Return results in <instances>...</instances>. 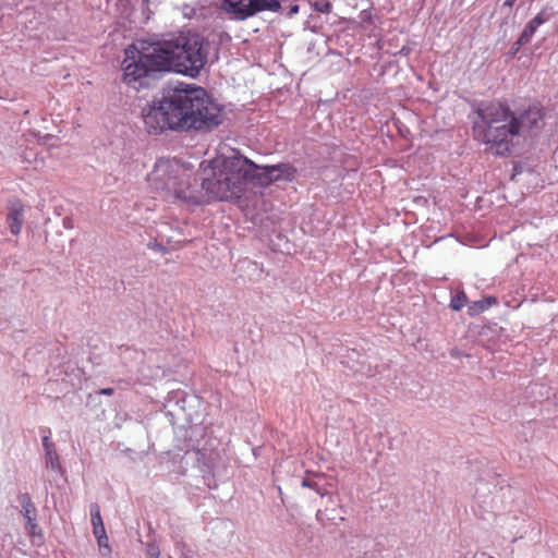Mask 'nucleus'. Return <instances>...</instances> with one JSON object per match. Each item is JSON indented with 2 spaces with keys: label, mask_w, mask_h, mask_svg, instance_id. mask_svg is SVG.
<instances>
[{
  "label": "nucleus",
  "mask_w": 558,
  "mask_h": 558,
  "mask_svg": "<svg viewBox=\"0 0 558 558\" xmlns=\"http://www.w3.org/2000/svg\"><path fill=\"white\" fill-rule=\"evenodd\" d=\"M324 498H327V504L328 505H336L337 504V501L335 499V496L331 495L329 492H328V495L325 496Z\"/></svg>",
  "instance_id": "obj_28"
},
{
  "label": "nucleus",
  "mask_w": 558,
  "mask_h": 558,
  "mask_svg": "<svg viewBox=\"0 0 558 558\" xmlns=\"http://www.w3.org/2000/svg\"><path fill=\"white\" fill-rule=\"evenodd\" d=\"M43 447H44L45 453L48 451L56 450L54 444L50 440L49 436L43 437Z\"/></svg>",
  "instance_id": "obj_23"
},
{
  "label": "nucleus",
  "mask_w": 558,
  "mask_h": 558,
  "mask_svg": "<svg viewBox=\"0 0 558 558\" xmlns=\"http://www.w3.org/2000/svg\"><path fill=\"white\" fill-rule=\"evenodd\" d=\"M146 556L148 558H160V548L155 542L147 543Z\"/></svg>",
  "instance_id": "obj_19"
},
{
  "label": "nucleus",
  "mask_w": 558,
  "mask_h": 558,
  "mask_svg": "<svg viewBox=\"0 0 558 558\" xmlns=\"http://www.w3.org/2000/svg\"><path fill=\"white\" fill-rule=\"evenodd\" d=\"M536 31H537V27H535L533 24H531L529 22L526 24V26L524 27L523 32L521 33L520 37L518 38V40L514 43V45L518 48H520L521 46L527 45L531 41L534 34L536 33Z\"/></svg>",
  "instance_id": "obj_14"
},
{
  "label": "nucleus",
  "mask_w": 558,
  "mask_h": 558,
  "mask_svg": "<svg viewBox=\"0 0 558 558\" xmlns=\"http://www.w3.org/2000/svg\"><path fill=\"white\" fill-rule=\"evenodd\" d=\"M63 223H64L65 227H70V222H68L66 219L63 220Z\"/></svg>",
  "instance_id": "obj_31"
},
{
  "label": "nucleus",
  "mask_w": 558,
  "mask_h": 558,
  "mask_svg": "<svg viewBox=\"0 0 558 558\" xmlns=\"http://www.w3.org/2000/svg\"><path fill=\"white\" fill-rule=\"evenodd\" d=\"M466 302V295L464 292L457 293L450 301V308L452 311H461Z\"/></svg>",
  "instance_id": "obj_16"
},
{
  "label": "nucleus",
  "mask_w": 558,
  "mask_h": 558,
  "mask_svg": "<svg viewBox=\"0 0 558 558\" xmlns=\"http://www.w3.org/2000/svg\"><path fill=\"white\" fill-rule=\"evenodd\" d=\"M149 236L150 240L147 242V247L162 254L169 253V248L166 244L181 243L185 241L181 228L177 227L173 229L168 222L159 223L156 234L150 233Z\"/></svg>",
  "instance_id": "obj_7"
},
{
  "label": "nucleus",
  "mask_w": 558,
  "mask_h": 558,
  "mask_svg": "<svg viewBox=\"0 0 558 558\" xmlns=\"http://www.w3.org/2000/svg\"><path fill=\"white\" fill-rule=\"evenodd\" d=\"M300 11L299 4H292L289 7V10L287 11L286 15L288 17H292L293 15L298 14Z\"/></svg>",
  "instance_id": "obj_25"
},
{
  "label": "nucleus",
  "mask_w": 558,
  "mask_h": 558,
  "mask_svg": "<svg viewBox=\"0 0 558 558\" xmlns=\"http://www.w3.org/2000/svg\"><path fill=\"white\" fill-rule=\"evenodd\" d=\"M316 519L318 521L324 522L325 520H335L336 517L328 513V508L322 510L319 509L316 513Z\"/></svg>",
  "instance_id": "obj_22"
},
{
  "label": "nucleus",
  "mask_w": 558,
  "mask_h": 558,
  "mask_svg": "<svg viewBox=\"0 0 558 558\" xmlns=\"http://www.w3.org/2000/svg\"><path fill=\"white\" fill-rule=\"evenodd\" d=\"M301 485L313 489L322 498L328 495V487L331 486L329 483H326L324 474H315L313 477L306 476L302 480Z\"/></svg>",
  "instance_id": "obj_9"
},
{
  "label": "nucleus",
  "mask_w": 558,
  "mask_h": 558,
  "mask_svg": "<svg viewBox=\"0 0 558 558\" xmlns=\"http://www.w3.org/2000/svg\"><path fill=\"white\" fill-rule=\"evenodd\" d=\"M183 177L185 173L178 165L167 159H159L148 179L156 190L166 191L185 203L198 204L199 196L190 184L184 186Z\"/></svg>",
  "instance_id": "obj_5"
},
{
  "label": "nucleus",
  "mask_w": 558,
  "mask_h": 558,
  "mask_svg": "<svg viewBox=\"0 0 558 558\" xmlns=\"http://www.w3.org/2000/svg\"><path fill=\"white\" fill-rule=\"evenodd\" d=\"M125 54L124 82L144 87L148 86V78H157L163 72L198 77L208 63L218 60V48L204 35L187 31L132 45Z\"/></svg>",
  "instance_id": "obj_1"
},
{
  "label": "nucleus",
  "mask_w": 558,
  "mask_h": 558,
  "mask_svg": "<svg viewBox=\"0 0 558 558\" xmlns=\"http://www.w3.org/2000/svg\"><path fill=\"white\" fill-rule=\"evenodd\" d=\"M90 517H92V524L94 526L104 525L102 518L100 515V508L97 504L90 505Z\"/></svg>",
  "instance_id": "obj_18"
},
{
  "label": "nucleus",
  "mask_w": 558,
  "mask_h": 558,
  "mask_svg": "<svg viewBox=\"0 0 558 558\" xmlns=\"http://www.w3.org/2000/svg\"><path fill=\"white\" fill-rule=\"evenodd\" d=\"M223 119V109L203 87L185 83L163 87L148 110L143 111L147 132L156 135L165 130L210 131Z\"/></svg>",
  "instance_id": "obj_2"
},
{
  "label": "nucleus",
  "mask_w": 558,
  "mask_h": 558,
  "mask_svg": "<svg viewBox=\"0 0 558 558\" xmlns=\"http://www.w3.org/2000/svg\"><path fill=\"white\" fill-rule=\"evenodd\" d=\"M63 223H64L65 227H70V222H68L66 219L63 220Z\"/></svg>",
  "instance_id": "obj_32"
},
{
  "label": "nucleus",
  "mask_w": 558,
  "mask_h": 558,
  "mask_svg": "<svg viewBox=\"0 0 558 558\" xmlns=\"http://www.w3.org/2000/svg\"><path fill=\"white\" fill-rule=\"evenodd\" d=\"M179 10L181 11L183 17L187 20H202L205 19L208 13V9L197 2L194 4L184 3L179 7Z\"/></svg>",
  "instance_id": "obj_11"
},
{
  "label": "nucleus",
  "mask_w": 558,
  "mask_h": 558,
  "mask_svg": "<svg viewBox=\"0 0 558 558\" xmlns=\"http://www.w3.org/2000/svg\"><path fill=\"white\" fill-rule=\"evenodd\" d=\"M556 12L554 10V7L550 4H546L542 8V10L536 14V16L541 17V20L546 23L549 22L554 16Z\"/></svg>",
  "instance_id": "obj_17"
},
{
  "label": "nucleus",
  "mask_w": 558,
  "mask_h": 558,
  "mask_svg": "<svg viewBox=\"0 0 558 558\" xmlns=\"http://www.w3.org/2000/svg\"><path fill=\"white\" fill-rule=\"evenodd\" d=\"M97 543H98V546H99V549L101 551V554L104 556H107L111 553V548L109 547L108 545V537L106 536V539L105 538H97Z\"/></svg>",
  "instance_id": "obj_21"
},
{
  "label": "nucleus",
  "mask_w": 558,
  "mask_h": 558,
  "mask_svg": "<svg viewBox=\"0 0 558 558\" xmlns=\"http://www.w3.org/2000/svg\"><path fill=\"white\" fill-rule=\"evenodd\" d=\"M515 1H517V0H506V1H505V3H504V5H505V7H509V8H511V7L514 4V2H515Z\"/></svg>",
  "instance_id": "obj_29"
},
{
  "label": "nucleus",
  "mask_w": 558,
  "mask_h": 558,
  "mask_svg": "<svg viewBox=\"0 0 558 558\" xmlns=\"http://www.w3.org/2000/svg\"><path fill=\"white\" fill-rule=\"evenodd\" d=\"M497 301L493 296L484 298L482 300L475 301L469 307V312L471 315L480 314L486 310H488L493 304H496Z\"/></svg>",
  "instance_id": "obj_13"
},
{
  "label": "nucleus",
  "mask_w": 558,
  "mask_h": 558,
  "mask_svg": "<svg viewBox=\"0 0 558 558\" xmlns=\"http://www.w3.org/2000/svg\"><path fill=\"white\" fill-rule=\"evenodd\" d=\"M45 463L46 468L51 469L52 471H61L59 456L56 450L45 453Z\"/></svg>",
  "instance_id": "obj_15"
},
{
  "label": "nucleus",
  "mask_w": 558,
  "mask_h": 558,
  "mask_svg": "<svg viewBox=\"0 0 558 558\" xmlns=\"http://www.w3.org/2000/svg\"><path fill=\"white\" fill-rule=\"evenodd\" d=\"M24 221V205L17 199L13 198L9 201L7 222L10 228V232L17 235L21 232V228Z\"/></svg>",
  "instance_id": "obj_8"
},
{
  "label": "nucleus",
  "mask_w": 558,
  "mask_h": 558,
  "mask_svg": "<svg viewBox=\"0 0 558 558\" xmlns=\"http://www.w3.org/2000/svg\"><path fill=\"white\" fill-rule=\"evenodd\" d=\"M17 500L21 505V514L25 519V522H31L32 520H37V510L36 506L33 502L29 494L27 493H20L17 495Z\"/></svg>",
  "instance_id": "obj_10"
},
{
  "label": "nucleus",
  "mask_w": 558,
  "mask_h": 558,
  "mask_svg": "<svg viewBox=\"0 0 558 558\" xmlns=\"http://www.w3.org/2000/svg\"><path fill=\"white\" fill-rule=\"evenodd\" d=\"M25 530L34 544L40 545L44 542L43 531L37 523V520L25 522Z\"/></svg>",
  "instance_id": "obj_12"
},
{
  "label": "nucleus",
  "mask_w": 558,
  "mask_h": 558,
  "mask_svg": "<svg viewBox=\"0 0 558 558\" xmlns=\"http://www.w3.org/2000/svg\"><path fill=\"white\" fill-rule=\"evenodd\" d=\"M113 392H114L113 388H102L99 390V393L105 395V396H111V395H113Z\"/></svg>",
  "instance_id": "obj_27"
},
{
  "label": "nucleus",
  "mask_w": 558,
  "mask_h": 558,
  "mask_svg": "<svg viewBox=\"0 0 558 558\" xmlns=\"http://www.w3.org/2000/svg\"><path fill=\"white\" fill-rule=\"evenodd\" d=\"M148 2H149L148 0H143L142 7L144 8L146 4H148Z\"/></svg>",
  "instance_id": "obj_30"
},
{
  "label": "nucleus",
  "mask_w": 558,
  "mask_h": 558,
  "mask_svg": "<svg viewBox=\"0 0 558 558\" xmlns=\"http://www.w3.org/2000/svg\"><path fill=\"white\" fill-rule=\"evenodd\" d=\"M531 24H533L535 27H539L541 25L544 24V22L541 20V17L536 16L533 17L531 21H530Z\"/></svg>",
  "instance_id": "obj_26"
},
{
  "label": "nucleus",
  "mask_w": 558,
  "mask_h": 558,
  "mask_svg": "<svg viewBox=\"0 0 558 558\" xmlns=\"http://www.w3.org/2000/svg\"><path fill=\"white\" fill-rule=\"evenodd\" d=\"M331 7H332L331 3L326 0L315 1V3H314L315 11L320 12V13H329L331 10Z\"/></svg>",
  "instance_id": "obj_20"
},
{
  "label": "nucleus",
  "mask_w": 558,
  "mask_h": 558,
  "mask_svg": "<svg viewBox=\"0 0 558 558\" xmlns=\"http://www.w3.org/2000/svg\"><path fill=\"white\" fill-rule=\"evenodd\" d=\"M295 172L290 163L258 166L236 154L215 163L210 174L202 179V189L213 199L229 201L241 197L247 183L268 186L280 180L292 181Z\"/></svg>",
  "instance_id": "obj_4"
},
{
  "label": "nucleus",
  "mask_w": 558,
  "mask_h": 558,
  "mask_svg": "<svg viewBox=\"0 0 558 558\" xmlns=\"http://www.w3.org/2000/svg\"><path fill=\"white\" fill-rule=\"evenodd\" d=\"M94 530V535L96 538H105L106 539V529H105V525H98V526H94L93 527Z\"/></svg>",
  "instance_id": "obj_24"
},
{
  "label": "nucleus",
  "mask_w": 558,
  "mask_h": 558,
  "mask_svg": "<svg viewBox=\"0 0 558 558\" xmlns=\"http://www.w3.org/2000/svg\"><path fill=\"white\" fill-rule=\"evenodd\" d=\"M472 111L476 118L472 120L474 140L489 145L498 156L511 154L513 138L537 134L544 125L542 109L530 106L520 114H515L506 101H473Z\"/></svg>",
  "instance_id": "obj_3"
},
{
  "label": "nucleus",
  "mask_w": 558,
  "mask_h": 558,
  "mask_svg": "<svg viewBox=\"0 0 558 558\" xmlns=\"http://www.w3.org/2000/svg\"><path fill=\"white\" fill-rule=\"evenodd\" d=\"M180 558H192V557H190V556H187L185 554H182V556Z\"/></svg>",
  "instance_id": "obj_33"
},
{
  "label": "nucleus",
  "mask_w": 558,
  "mask_h": 558,
  "mask_svg": "<svg viewBox=\"0 0 558 558\" xmlns=\"http://www.w3.org/2000/svg\"><path fill=\"white\" fill-rule=\"evenodd\" d=\"M222 8L235 20H246L262 11L278 12L279 0H222Z\"/></svg>",
  "instance_id": "obj_6"
}]
</instances>
